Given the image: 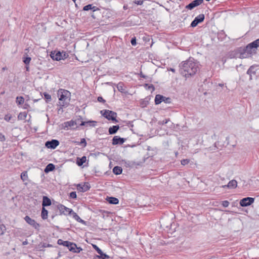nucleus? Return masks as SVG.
Wrapping results in <instances>:
<instances>
[{"label":"nucleus","mask_w":259,"mask_h":259,"mask_svg":"<svg viewBox=\"0 0 259 259\" xmlns=\"http://www.w3.org/2000/svg\"><path fill=\"white\" fill-rule=\"evenodd\" d=\"M199 69L198 65L190 58L179 65L180 73L186 78L193 76Z\"/></svg>","instance_id":"1"},{"label":"nucleus","mask_w":259,"mask_h":259,"mask_svg":"<svg viewBox=\"0 0 259 259\" xmlns=\"http://www.w3.org/2000/svg\"><path fill=\"white\" fill-rule=\"evenodd\" d=\"M59 97V110L63 109L64 107H66L69 104L70 100V93L65 90L60 89L58 92Z\"/></svg>","instance_id":"2"},{"label":"nucleus","mask_w":259,"mask_h":259,"mask_svg":"<svg viewBox=\"0 0 259 259\" xmlns=\"http://www.w3.org/2000/svg\"><path fill=\"white\" fill-rule=\"evenodd\" d=\"M93 247L96 250L99 255H96L94 259H108L109 256L104 253L102 250L99 248L96 245L93 244Z\"/></svg>","instance_id":"3"},{"label":"nucleus","mask_w":259,"mask_h":259,"mask_svg":"<svg viewBox=\"0 0 259 259\" xmlns=\"http://www.w3.org/2000/svg\"><path fill=\"white\" fill-rule=\"evenodd\" d=\"M162 102H164L165 103H170L171 102V99L168 97H165L161 95H156L155 97V104L156 105H158L160 104Z\"/></svg>","instance_id":"4"},{"label":"nucleus","mask_w":259,"mask_h":259,"mask_svg":"<svg viewBox=\"0 0 259 259\" xmlns=\"http://www.w3.org/2000/svg\"><path fill=\"white\" fill-rule=\"evenodd\" d=\"M257 66H251L247 71V74L249 75V79H256L257 77Z\"/></svg>","instance_id":"5"},{"label":"nucleus","mask_w":259,"mask_h":259,"mask_svg":"<svg viewBox=\"0 0 259 259\" xmlns=\"http://www.w3.org/2000/svg\"><path fill=\"white\" fill-rule=\"evenodd\" d=\"M51 57L53 60L56 61H59L61 59H64L66 58V54L65 53H61L59 51L57 52H52L51 54Z\"/></svg>","instance_id":"6"},{"label":"nucleus","mask_w":259,"mask_h":259,"mask_svg":"<svg viewBox=\"0 0 259 259\" xmlns=\"http://www.w3.org/2000/svg\"><path fill=\"white\" fill-rule=\"evenodd\" d=\"M254 198L252 197H245L242 199L239 202L240 206L245 207L250 205L254 202Z\"/></svg>","instance_id":"7"},{"label":"nucleus","mask_w":259,"mask_h":259,"mask_svg":"<svg viewBox=\"0 0 259 259\" xmlns=\"http://www.w3.org/2000/svg\"><path fill=\"white\" fill-rule=\"evenodd\" d=\"M205 16L203 14H199L195 18L194 20L191 22L190 26L192 27H196L199 23L203 22L204 20Z\"/></svg>","instance_id":"8"},{"label":"nucleus","mask_w":259,"mask_h":259,"mask_svg":"<svg viewBox=\"0 0 259 259\" xmlns=\"http://www.w3.org/2000/svg\"><path fill=\"white\" fill-rule=\"evenodd\" d=\"M57 208L59 210V211L60 212V214H64L65 215H66L67 214H71L73 212V210L69 208L63 204H59L57 205Z\"/></svg>","instance_id":"9"},{"label":"nucleus","mask_w":259,"mask_h":259,"mask_svg":"<svg viewBox=\"0 0 259 259\" xmlns=\"http://www.w3.org/2000/svg\"><path fill=\"white\" fill-rule=\"evenodd\" d=\"M59 145V142L57 140L53 139L51 141H47L45 143V146L48 148L54 149Z\"/></svg>","instance_id":"10"},{"label":"nucleus","mask_w":259,"mask_h":259,"mask_svg":"<svg viewBox=\"0 0 259 259\" xmlns=\"http://www.w3.org/2000/svg\"><path fill=\"white\" fill-rule=\"evenodd\" d=\"M77 189L79 192H85L89 190L91 186L89 183H84L82 184H78L77 185Z\"/></svg>","instance_id":"11"},{"label":"nucleus","mask_w":259,"mask_h":259,"mask_svg":"<svg viewBox=\"0 0 259 259\" xmlns=\"http://www.w3.org/2000/svg\"><path fill=\"white\" fill-rule=\"evenodd\" d=\"M24 220L27 223L32 226L35 229L38 230L39 227V224L35 222L33 219H31L29 216L26 215L24 218Z\"/></svg>","instance_id":"12"},{"label":"nucleus","mask_w":259,"mask_h":259,"mask_svg":"<svg viewBox=\"0 0 259 259\" xmlns=\"http://www.w3.org/2000/svg\"><path fill=\"white\" fill-rule=\"evenodd\" d=\"M203 3V0H194L186 6V9L192 10Z\"/></svg>","instance_id":"13"},{"label":"nucleus","mask_w":259,"mask_h":259,"mask_svg":"<svg viewBox=\"0 0 259 259\" xmlns=\"http://www.w3.org/2000/svg\"><path fill=\"white\" fill-rule=\"evenodd\" d=\"M106 113H109L108 116H105V118L109 120H112L115 122H118V121L116 119L117 117V113L112 111H105Z\"/></svg>","instance_id":"14"},{"label":"nucleus","mask_w":259,"mask_h":259,"mask_svg":"<svg viewBox=\"0 0 259 259\" xmlns=\"http://www.w3.org/2000/svg\"><path fill=\"white\" fill-rule=\"evenodd\" d=\"M125 139L120 138L119 136H115L112 139V143L113 145L118 144L121 145L125 142Z\"/></svg>","instance_id":"15"},{"label":"nucleus","mask_w":259,"mask_h":259,"mask_svg":"<svg viewBox=\"0 0 259 259\" xmlns=\"http://www.w3.org/2000/svg\"><path fill=\"white\" fill-rule=\"evenodd\" d=\"M82 10L85 11L92 10L94 12L97 11H99L100 9L96 6H93L92 4H89L84 6Z\"/></svg>","instance_id":"16"},{"label":"nucleus","mask_w":259,"mask_h":259,"mask_svg":"<svg viewBox=\"0 0 259 259\" xmlns=\"http://www.w3.org/2000/svg\"><path fill=\"white\" fill-rule=\"evenodd\" d=\"M51 205V199L48 198L47 196H44L42 197V207L49 206Z\"/></svg>","instance_id":"17"},{"label":"nucleus","mask_w":259,"mask_h":259,"mask_svg":"<svg viewBox=\"0 0 259 259\" xmlns=\"http://www.w3.org/2000/svg\"><path fill=\"white\" fill-rule=\"evenodd\" d=\"M243 50L246 53H248V55H249L250 56L253 53H255V49H254L253 47H249V44L245 48H244Z\"/></svg>","instance_id":"18"},{"label":"nucleus","mask_w":259,"mask_h":259,"mask_svg":"<svg viewBox=\"0 0 259 259\" xmlns=\"http://www.w3.org/2000/svg\"><path fill=\"white\" fill-rule=\"evenodd\" d=\"M237 186V182L235 180H232L230 181L227 185H224L223 186V187H227L229 188L230 189H234L236 188Z\"/></svg>","instance_id":"19"},{"label":"nucleus","mask_w":259,"mask_h":259,"mask_svg":"<svg viewBox=\"0 0 259 259\" xmlns=\"http://www.w3.org/2000/svg\"><path fill=\"white\" fill-rule=\"evenodd\" d=\"M119 128V125H113L109 128L108 132L110 135H113L116 133Z\"/></svg>","instance_id":"20"},{"label":"nucleus","mask_w":259,"mask_h":259,"mask_svg":"<svg viewBox=\"0 0 259 259\" xmlns=\"http://www.w3.org/2000/svg\"><path fill=\"white\" fill-rule=\"evenodd\" d=\"M77 124L76 121H73L72 120L66 121L64 123V128H68L69 127L74 126V125Z\"/></svg>","instance_id":"21"},{"label":"nucleus","mask_w":259,"mask_h":259,"mask_svg":"<svg viewBox=\"0 0 259 259\" xmlns=\"http://www.w3.org/2000/svg\"><path fill=\"white\" fill-rule=\"evenodd\" d=\"M72 215H73V218L76 220L78 222H79L83 225H86V222L84 221V220H82L78 215V214L74 212H72Z\"/></svg>","instance_id":"22"},{"label":"nucleus","mask_w":259,"mask_h":259,"mask_svg":"<svg viewBox=\"0 0 259 259\" xmlns=\"http://www.w3.org/2000/svg\"><path fill=\"white\" fill-rule=\"evenodd\" d=\"M55 168V166L53 163L48 164L45 168V172L46 173H48L49 172L52 171L54 170Z\"/></svg>","instance_id":"23"},{"label":"nucleus","mask_w":259,"mask_h":259,"mask_svg":"<svg viewBox=\"0 0 259 259\" xmlns=\"http://www.w3.org/2000/svg\"><path fill=\"white\" fill-rule=\"evenodd\" d=\"M107 200L110 204H117L119 203V200L115 197H109L107 198Z\"/></svg>","instance_id":"24"},{"label":"nucleus","mask_w":259,"mask_h":259,"mask_svg":"<svg viewBox=\"0 0 259 259\" xmlns=\"http://www.w3.org/2000/svg\"><path fill=\"white\" fill-rule=\"evenodd\" d=\"M87 160V157L85 156H82L81 158H77L76 163L78 166H81Z\"/></svg>","instance_id":"25"},{"label":"nucleus","mask_w":259,"mask_h":259,"mask_svg":"<svg viewBox=\"0 0 259 259\" xmlns=\"http://www.w3.org/2000/svg\"><path fill=\"white\" fill-rule=\"evenodd\" d=\"M4 119L11 123H14L15 119L10 114H7L5 116Z\"/></svg>","instance_id":"26"},{"label":"nucleus","mask_w":259,"mask_h":259,"mask_svg":"<svg viewBox=\"0 0 259 259\" xmlns=\"http://www.w3.org/2000/svg\"><path fill=\"white\" fill-rule=\"evenodd\" d=\"M122 168L120 166H116L113 168V172L116 175H120L122 173Z\"/></svg>","instance_id":"27"},{"label":"nucleus","mask_w":259,"mask_h":259,"mask_svg":"<svg viewBox=\"0 0 259 259\" xmlns=\"http://www.w3.org/2000/svg\"><path fill=\"white\" fill-rule=\"evenodd\" d=\"M48 211L44 207H42L41 212V217L43 220H46L48 218Z\"/></svg>","instance_id":"28"},{"label":"nucleus","mask_w":259,"mask_h":259,"mask_svg":"<svg viewBox=\"0 0 259 259\" xmlns=\"http://www.w3.org/2000/svg\"><path fill=\"white\" fill-rule=\"evenodd\" d=\"M57 243L59 245H62L67 247H69V245H70V242L68 241H63L61 239L58 240Z\"/></svg>","instance_id":"29"},{"label":"nucleus","mask_w":259,"mask_h":259,"mask_svg":"<svg viewBox=\"0 0 259 259\" xmlns=\"http://www.w3.org/2000/svg\"><path fill=\"white\" fill-rule=\"evenodd\" d=\"M96 122H97L95 121H81L79 125L80 126H83L89 124L90 126H95Z\"/></svg>","instance_id":"30"},{"label":"nucleus","mask_w":259,"mask_h":259,"mask_svg":"<svg viewBox=\"0 0 259 259\" xmlns=\"http://www.w3.org/2000/svg\"><path fill=\"white\" fill-rule=\"evenodd\" d=\"M117 89L120 92L125 93V90L124 88V84L122 82H119L117 85Z\"/></svg>","instance_id":"31"},{"label":"nucleus","mask_w":259,"mask_h":259,"mask_svg":"<svg viewBox=\"0 0 259 259\" xmlns=\"http://www.w3.org/2000/svg\"><path fill=\"white\" fill-rule=\"evenodd\" d=\"M249 47H253L254 49H256L259 47V38L252 41L249 44Z\"/></svg>","instance_id":"32"},{"label":"nucleus","mask_w":259,"mask_h":259,"mask_svg":"<svg viewBox=\"0 0 259 259\" xmlns=\"http://www.w3.org/2000/svg\"><path fill=\"white\" fill-rule=\"evenodd\" d=\"M68 248L69 251L75 252L76 248H77V245L75 243L70 242V245H69V247Z\"/></svg>","instance_id":"33"},{"label":"nucleus","mask_w":259,"mask_h":259,"mask_svg":"<svg viewBox=\"0 0 259 259\" xmlns=\"http://www.w3.org/2000/svg\"><path fill=\"white\" fill-rule=\"evenodd\" d=\"M21 179L23 182L28 181V177L27 171H24L21 173Z\"/></svg>","instance_id":"34"},{"label":"nucleus","mask_w":259,"mask_h":259,"mask_svg":"<svg viewBox=\"0 0 259 259\" xmlns=\"http://www.w3.org/2000/svg\"><path fill=\"white\" fill-rule=\"evenodd\" d=\"M27 114L26 112H20L18 115V120H24L27 117Z\"/></svg>","instance_id":"35"},{"label":"nucleus","mask_w":259,"mask_h":259,"mask_svg":"<svg viewBox=\"0 0 259 259\" xmlns=\"http://www.w3.org/2000/svg\"><path fill=\"white\" fill-rule=\"evenodd\" d=\"M249 57H250V56L248 55V53H246L242 49V51L240 53L239 58L241 59H243L248 58Z\"/></svg>","instance_id":"36"},{"label":"nucleus","mask_w":259,"mask_h":259,"mask_svg":"<svg viewBox=\"0 0 259 259\" xmlns=\"http://www.w3.org/2000/svg\"><path fill=\"white\" fill-rule=\"evenodd\" d=\"M17 104L18 105H21L24 103V99L23 97H17L16 98V101Z\"/></svg>","instance_id":"37"},{"label":"nucleus","mask_w":259,"mask_h":259,"mask_svg":"<svg viewBox=\"0 0 259 259\" xmlns=\"http://www.w3.org/2000/svg\"><path fill=\"white\" fill-rule=\"evenodd\" d=\"M6 230V227L4 224L0 225V236L4 234Z\"/></svg>","instance_id":"38"},{"label":"nucleus","mask_w":259,"mask_h":259,"mask_svg":"<svg viewBox=\"0 0 259 259\" xmlns=\"http://www.w3.org/2000/svg\"><path fill=\"white\" fill-rule=\"evenodd\" d=\"M44 96L45 98L47 100V102H49V101H50L51 100V96L50 94H49L48 93H47L46 92L44 93Z\"/></svg>","instance_id":"39"},{"label":"nucleus","mask_w":259,"mask_h":259,"mask_svg":"<svg viewBox=\"0 0 259 259\" xmlns=\"http://www.w3.org/2000/svg\"><path fill=\"white\" fill-rule=\"evenodd\" d=\"M31 59L29 57H26L24 58L23 61L26 65H28L30 63Z\"/></svg>","instance_id":"40"},{"label":"nucleus","mask_w":259,"mask_h":259,"mask_svg":"<svg viewBox=\"0 0 259 259\" xmlns=\"http://www.w3.org/2000/svg\"><path fill=\"white\" fill-rule=\"evenodd\" d=\"M38 246L39 247V248H41V247H43V248H46V247H52V245L50 244H47V243H43V244H40L38 245Z\"/></svg>","instance_id":"41"},{"label":"nucleus","mask_w":259,"mask_h":259,"mask_svg":"<svg viewBox=\"0 0 259 259\" xmlns=\"http://www.w3.org/2000/svg\"><path fill=\"white\" fill-rule=\"evenodd\" d=\"M69 197L72 199H76L77 198L76 192L73 191L70 193Z\"/></svg>","instance_id":"42"},{"label":"nucleus","mask_w":259,"mask_h":259,"mask_svg":"<svg viewBox=\"0 0 259 259\" xmlns=\"http://www.w3.org/2000/svg\"><path fill=\"white\" fill-rule=\"evenodd\" d=\"M190 162V160L188 159H182L181 161V164L183 165H185L189 163V162Z\"/></svg>","instance_id":"43"},{"label":"nucleus","mask_w":259,"mask_h":259,"mask_svg":"<svg viewBox=\"0 0 259 259\" xmlns=\"http://www.w3.org/2000/svg\"><path fill=\"white\" fill-rule=\"evenodd\" d=\"M222 205L224 207H227L229 205V202L227 200H224L222 202Z\"/></svg>","instance_id":"44"},{"label":"nucleus","mask_w":259,"mask_h":259,"mask_svg":"<svg viewBox=\"0 0 259 259\" xmlns=\"http://www.w3.org/2000/svg\"><path fill=\"white\" fill-rule=\"evenodd\" d=\"M78 144H83V147L87 146V142L85 139L84 138H82L81 139L80 142L77 143Z\"/></svg>","instance_id":"45"},{"label":"nucleus","mask_w":259,"mask_h":259,"mask_svg":"<svg viewBox=\"0 0 259 259\" xmlns=\"http://www.w3.org/2000/svg\"><path fill=\"white\" fill-rule=\"evenodd\" d=\"M131 43L133 46H136L137 44L136 37H134L131 39Z\"/></svg>","instance_id":"46"},{"label":"nucleus","mask_w":259,"mask_h":259,"mask_svg":"<svg viewBox=\"0 0 259 259\" xmlns=\"http://www.w3.org/2000/svg\"><path fill=\"white\" fill-rule=\"evenodd\" d=\"M109 111V110H103L101 111V114L105 118V116H108L109 113H106L105 111Z\"/></svg>","instance_id":"47"},{"label":"nucleus","mask_w":259,"mask_h":259,"mask_svg":"<svg viewBox=\"0 0 259 259\" xmlns=\"http://www.w3.org/2000/svg\"><path fill=\"white\" fill-rule=\"evenodd\" d=\"M169 121V119H166L165 120H163L162 121H159L158 123L159 124L163 125L164 124H166Z\"/></svg>","instance_id":"48"},{"label":"nucleus","mask_w":259,"mask_h":259,"mask_svg":"<svg viewBox=\"0 0 259 259\" xmlns=\"http://www.w3.org/2000/svg\"><path fill=\"white\" fill-rule=\"evenodd\" d=\"M134 3L138 5H141L143 4V1L139 0V1H135Z\"/></svg>","instance_id":"49"},{"label":"nucleus","mask_w":259,"mask_h":259,"mask_svg":"<svg viewBox=\"0 0 259 259\" xmlns=\"http://www.w3.org/2000/svg\"><path fill=\"white\" fill-rule=\"evenodd\" d=\"M97 100L99 102H102L103 103H104L106 102V101L102 97H98L97 98Z\"/></svg>","instance_id":"50"},{"label":"nucleus","mask_w":259,"mask_h":259,"mask_svg":"<svg viewBox=\"0 0 259 259\" xmlns=\"http://www.w3.org/2000/svg\"><path fill=\"white\" fill-rule=\"evenodd\" d=\"M148 104V101H142L141 102V106L144 107L146 106H147Z\"/></svg>","instance_id":"51"},{"label":"nucleus","mask_w":259,"mask_h":259,"mask_svg":"<svg viewBox=\"0 0 259 259\" xmlns=\"http://www.w3.org/2000/svg\"><path fill=\"white\" fill-rule=\"evenodd\" d=\"M5 140V136L1 133H0V141H4Z\"/></svg>","instance_id":"52"},{"label":"nucleus","mask_w":259,"mask_h":259,"mask_svg":"<svg viewBox=\"0 0 259 259\" xmlns=\"http://www.w3.org/2000/svg\"><path fill=\"white\" fill-rule=\"evenodd\" d=\"M82 250V249L80 247H77V248H76V250L75 251L74 253H79L80 252L81 250Z\"/></svg>","instance_id":"53"},{"label":"nucleus","mask_w":259,"mask_h":259,"mask_svg":"<svg viewBox=\"0 0 259 259\" xmlns=\"http://www.w3.org/2000/svg\"><path fill=\"white\" fill-rule=\"evenodd\" d=\"M139 75H140L141 77H142V78H146L147 77H148L147 76L143 74L142 71L140 72V73L139 74Z\"/></svg>","instance_id":"54"},{"label":"nucleus","mask_w":259,"mask_h":259,"mask_svg":"<svg viewBox=\"0 0 259 259\" xmlns=\"http://www.w3.org/2000/svg\"><path fill=\"white\" fill-rule=\"evenodd\" d=\"M148 89H152L153 90H154V87L153 84H150V85L148 86Z\"/></svg>","instance_id":"55"},{"label":"nucleus","mask_w":259,"mask_h":259,"mask_svg":"<svg viewBox=\"0 0 259 259\" xmlns=\"http://www.w3.org/2000/svg\"><path fill=\"white\" fill-rule=\"evenodd\" d=\"M123 8L124 10H127V9H128V7L127 5H124L123 6Z\"/></svg>","instance_id":"56"},{"label":"nucleus","mask_w":259,"mask_h":259,"mask_svg":"<svg viewBox=\"0 0 259 259\" xmlns=\"http://www.w3.org/2000/svg\"><path fill=\"white\" fill-rule=\"evenodd\" d=\"M27 244H28V241H27V240H26L25 241H23V243H22V244L23 245H27Z\"/></svg>","instance_id":"57"},{"label":"nucleus","mask_w":259,"mask_h":259,"mask_svg":"<svg viewBox=\"0 0 259 259\" xmlns=\"http://www.w3.org/2000/svg\"><path fill=\"white\" fill-rule=\"evenodd\" d=\"M24 108L26 109L27 108V107H29V105L28 104L25 103L24 105Z\"/></svg>","instance_id":"58"},{"label":"nucleus","mask_w":259,"mask_h":259,"mask_svg":"<svg viewBox=\"0 0 259 259\" xmlns=\"http://www.w3.org/2000/svg\"><path fill=\"white\" fill-rule=\"evenodd\" d=\"M169 70H170L171 71H172L174 73H175V72H176V70H175V69L174 68H170Z\"/></svg>","instance_id":"59"},{"label":"nucleus","mask_w":259,"mask_h":259,"mask_svg":"<svg viewBox=\"0 0 259 259\" xmlns=\"http://www.w3.org/2000/svg\"><path fill=\"white\" fill-rule=\"evenodd\" d=\"M219 85L222 87L223 86H224V84H222V83H219Z\"/></svg>","instance_id":"60"},{"label":"nucleus","mask_w":259,"mask_h":259,"mask_svg":"<svg viewBox=\"0 0 259 259\" xmlns=\"http://www.w3.org/2000/svg\"><path fill=\"white\" fill-rule=\"evenodd\" d=\"M26 68L27 71H29V67L28 66H26Z\"/></svg>","instance_id":"61"},{"label":"nucleus","mask_w":259,"mask_h":259,"mask_svg":"<svg viewBox=\"0 0 259 259\" xmlns=\"http://www.w3.org/2000/svg\"><path fill=\"white\" fill-rule=\"evenodd\" d=\"M92 17L93 18H95V17H94V15L93 14V15H92Z\"/></svg>","instance_id":"62"},{"label":"nucleus","mask_w":259,"mask_h":259,"mask_svg":"<svg viewBox=\"0 0 259 259\" xmlns=\"http://www.w3.org/2000/svg\"><path fill=\"white\" fill-rule=\"evenodd\" d=\"M145 86H148V84L147 83H146V84H145Z\"/></svg>","instance_id":"63"},{"label":"nucleus","mask_w":259,"mask_h":259,"mask_svg":"<svg viewBox=\"0 0 259 259\" xmlns=\"http://www.w3.org/2000/svg\"><path fill=\"white\" fill-rule=\"evenodd\" d=\"M4 94V92L1 93V94Z\"/></svg>","instance_id":"64"}]
</instances>
